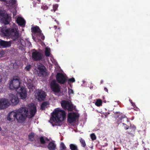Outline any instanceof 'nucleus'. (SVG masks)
I'll list each match as a JSON object with an SVG mask.
<instances>
[{"label":"nucleus","mask_w":150,"mask_h":150,"mask_svg":"<svg viewBox=\"0 0 150 150\" xmlns=\"http://www.w3.org/2000/svg\"><path fill=\"white\" fill-rule=\"evenodd\" d=\"M28 113V108L25 107H22L16 112L12 111L9 112L7 117V120L12 122L16 119L18 122L22 123L27 118Z\"/></svg>","instance_id":"nucleus-1"},{"label":"nucleus","mask_w":150,"mask_h":150,"mask_svg":"<svg viewBox=\"0 0 150 150\" xmlns=\"http://www.w3.org/2000/svg\"><path fill=\"white\" fill-rule=\"evenodd\" d=\"M20 79L17 77H13L9 82V88L12 90L15 89L18 93L21 98L24 99L27 97V92L24 87H20Z\"/></svg>","instance_id":"nucleus-2"},{"label":"nucleus","mask_w":150,"mask_h":150,"mask_svg":"<svg viewBox=\"0 0 150 150\" xmlns=\"http://www.w3.org/2000/svg\"><path fill=\"white\" fill-rule=\"evenodd\" d=\"M3 36L11 37L14 41L17 40L19 38V31L18 29L13 27L6 28L3 27L1 30Z\"/></svg>","instance_id":"nucleus-3"},{"label":"nucleus","mask_w":150,"mask_h":150,"mask_svg":"<svg viewBox=\"0 0 150 150\" xmlns=\"http://www.w3.org/2000/svg\"><path fill=\"white\" fill-rule=\"evenodd\" d=\"M66 119V112L63 110L57 109L53 112L50 121L55 123H61Z\"/></svg>","instance_id":"nucleus-4"},{"label":"nucleus","mask_w":150,"mask_h":150,"mask_svg":"<svg viewBox=\"0 0 150 150\" xmlns=\"http://www.w3.org/2000/svg\"><path fill=\"white\" fill-rule=\"evenodd\" d=\"M31 31L34 34H36L37 37H40L41 39L43 40L45 39V37L43 34L42 33V31L39 26L35 25L31 28Z\"/></svg>","instance_id":"nucleus-5"},{"label":"nucleus","mask_w":150,"mask_h":150,"mask_svg":"<svg viewBox=\"0 0 150 150\" xmlns=\"http://www.w3.org/2000/svg\"><path fill=\"white\" fill-rule=\"evenodd\" d=\"M79 115L74 112L69 113L67 117V121L70 124L75 122L79 117Z\"/></svg>","instance_id":"nucleus-6"},{"label":"nucleus","mask_w":150,"mask_h":150,"mask_svg":"<svg viewBox=\"0 0 150 150\" xmlns=\"http://www.w3.org/2000/svg\"><path fill=\"white\" fill-rule=\"evenodd\" d=\"M56 77L57 81L60 84H64L67 81L66 77L61 73H57Z\"/></svg>","instance_id":"nucleus-7"},{"label":"nucleus","mask_w":150,"mask_h":150,"mask_svg":"<svg viewBox=\"0 0 150 150\" xmlns=\"http://www.w3.org/2000/svg\"><path fill=\"white\" fill-rule=\"evenodd\" d=\"M62 108L65 110H68L69 111H72L73 110V105L69 102L66 100H62L61 103Z\"/></svg>","instance_id":"nucleus-8"},{"label":"nucleus","mask_w":150,"mask_h":150,"mask_svg":"<svg viewBox=\"0 0 150 150\" xmlns=\"http://www.w3.org/2000/svg\"><path fill=\"white\" fill-rule=\"evenodd\" d=\"M50 86L52 91L55 93H58L60 91V86L55 80H53L51 82Z\"/></svg>","instance_id":"nucleus-9"},{"label":"nucleus","mask_w":150,"mask_h":150,"mask_svg":"<svg viewBox=\"0 0 150 150\" xmlns=\"http://www.w3.org/2000/svg\"><path fill=\"white\" fill-rule=\"evenodd\" d=\"M35 96L38 100L40 101H41L45 99L46 94L42 90H39L36 92Z\"/></svg>","instance_id":"nucleus-10"},{"label":"nucleus","mask_w":150,"mask_h":150,"mask_svg":"<svg viewBox=\"0 0 150 150\" xmlns=\"http://www.w3.org/2000/svg\"><path fill=\"white\" fill-rule=\"evenodd\" d=\"M32 58L35 61H39L42 59V54L41 53L35 51L32 52Z\"/></svg>","instance_id":"nucleus-11"},{"label":"nucleus","mask_w":150,"mask_h":150,"mask_svg":"<svg viewBox=\"0 0 150 150\" xmlns=\"http://www.w3.org/2000/svg\"><path fill=\"white\" fill-rule=\"evenodd\" d=\"M9 105V102L8 99L5 98L0 99V110L6 109Z\"/></svg>","instance_id":"nucleus-12"},{"label":"nucleus","mask_w":150,"mask_h":150,"mask_svg":"<svg viewBox=\"0 0 150 150\" xmlns=\"http://www.w3.org/2000/svg\"><path fill=\"white\" fill-rule=\"evenodd\" d=\"M10 96L11 97L10 99L11 105H15L17 104L19 102L17 96L11 93L10 94Z\"/></svg>","instance_id":"nucleus-13"},{"label":"nucleus","mask_w":150,"mask_h":150,"mask_svg":"<svg viewBox=\"0 0 150 150\" xmlns=\"http://www.w3.org/2000/svg\"><path fill=\"white\" fill-rule=\"evenodd\" d=\"M42 147L43 148L47 147L49 150H56V144L54 141L50 142L47 146L44 145Z\"/></svg>","instance_id":"nucleus-14"},{"label":"nucleus","mask_w":150,"mask_h":150,"mask_svg":"<svg viewBox=\"0 0 150 150\" xmlns=\"http://www.w3.org/2000/svg\"><path fill=\"white\" fill-rule=\"evenodd\" d=\"M11 43L10 41H5L0 40V46L2 48H6L11 47Z\"/></svg>","instance_id":"nucleus-15"},{"label":"nucleus","mask_w":150,"mask_h":150,"mask_svg":"<svg viewBox=\"0 0 150 150\" xmlns=\"http://www.w3.org/2000/svg\"><path fill=\"white\" fill-rule=\"evenodd\" d=\"M36 112V108L35 106H33L29 110L30 115H28L29 112L27 114V117L29 118H31L33 117L35 115Z\"/></svg>","instance_id":"nucleus-16"},{"label":"nucleus","mask_w":150,"mask_h":150,"mask_svg":"<svg viewBox=\"0 0 150 150\" xmlns=\"http://www.w3.org/2000/svg\"><path fill=\"white\" fill-rule=\"evenodd\" d=\"M117 119V123L119 124L124 122L123 119L125 118V116L124 115L120 114L119 113H117L116 114Z\"/></svg>","instance_id":"nucleus-17"},{"label":"nucleus","mask_w":150,"mask_h":150,"mask_svg":"<svg viewBox=\"0 0 150 150\" xmlns=\"http://www.w3.org/2000/svg\"><path fill=\"white\" fill-rule=\"evenodd\" d=\"M1 22L5 25L9 24L10 23L9 17L8 14L7 13L4 16L1 18Z\"/></svg>","instance_id":"nucleus-18"},{"label":"nucleus","mask_w":150,"mask_h":150,"mask_svg":"<svg viewBox=\"0 0 150 150\" xmlns=\"http://www.w3.org/2000/svg\"><path fill=\"white\" fill-rule=\"evenodd\" d=\"M18 24L21 26H24L25 24V21L24 19L21 17H18L16 20Z\"/></svg>","instance_id":"nucleus-19"},{"label":"nucleus","mask_w":150,"mask_h":150,"mask_svg":"<svg viewBox=\"0 0 150 150\" xmlns=\"http://www.w3.org/2000/svg\"><path fill=\"white\" fill-rule=\"evenodd\" d=\"M49 105V102L45 101L43 102L41 105V108L42 110H44L45 108L47 107V106Z\"/></svg>","instance_id":"nucleus-20"},{"label":"nucleus","mask_w":150,"mask_h":150,"mask_svg":"<svg viewBox=\"0 0 150 150\" xmlns=\"http://www.w3.org/2000/svg\"><path fill=\"white\" fill-rule=\"evenodd\" d=\"M35 137V133L34 132H31L28 135V138L29 140L31 142H33V139Z\"/></svg>","instance_id":"nucleus-21"},{"label":"nucleus","mask_w":150,"mask_h":150,"mask_svg":"<svg viewBox=\"0 0 150 150\" xmlns=\"http://www.w3.org/2000/svg\"><path fill=\"white\" fill-rule=\"evenodd\" d=\"M103 101L101 100L98 99L97 100L95 103V105L98 107H99L102 105Z\"/></svg>","instance_id":"nucleus-22"},{"label":"nucleus","mask_w":150,"mask_h":150,"mask_svg":"<svg viewBox=\"0 0 150 150\" xmlns=\"http://www.w3.org/2000/svg\"><path fill=\"white\" fill-rule=\"evenodd\" d=\"M45 54L46 57H49L50 55V49L47 47H46L45 51Z\"/></svg>","instance_id":"nucleus-23"},{"label":"nucleus","mask_w":150,"mask_h":150,"mask_svg":"<svg viewBox=\"0 0 150 150\" xmlns=\"http://www.w3.org/2000/svg\"><path fill=\"white\" fill-rule=\"evenodd\" d=\"M39 70V75L40 76H43L45 73V71L44 69V68L40 69Z\"/></svg>","instance_id":"nucleus-24"},{"label":"nucleus","mask_w":150,"mask_h":150,"mask_svg":"<svg viewBox=\"0 0 150 150\" xmlns=\"http://www.w3.org/2000/svg\"><path fill=\"white\" fill-rule=\"evenodd\" d=\"M70 148L71 150H77V147L73 144H70L69 145Z\"/></svg>","instance_id":"nucleus-25"},{"label":"nucleus","mask_w":150,"mask_h":150,"mask_svg":"<svg viewBox=\"0 0 150 150\" xmlns=\"http://www.w3.org/2000/svg\"><path fill=\"white\" fill-rule=\"evenodd\" d=\"M80 142L82 146L83 147L85 148L86 146V144L84 140L82 138H81L80 139Z\"/></svg>","instance_id":"nucleus-26"},{"label":"nucleus","mask_w":150,"mask_h":150,"mask_svg":"<svg viewBox=\"0 0 150 150\" xmlns=\"http://www.w3.org/2000/svg\"><path fill=\"white\" fill-rule=\"evenodd\" d=\"M129 129L130 132H134L136 130V127L134 125H131L129 127Z\"/></svg>","instance_id":"nucleus-27"},{"label":"nucleus","mask_w":150,"mask_h":150,"mask_svg":"<svg viewBox=\"0 0 150 150\" xmlns=\"http://www.w3.org/2000/svg\"><path fill=\"white\" fill-rule=\"evenodd\" d=\"M58 7V4H55L53 6V9L51 10V11H54V12H55V11L57 10Z\"/></svg>","instance_id":"nucleus-28"},{"label":"nucleus","mask_w":150,"mask_h":150,"mask_svg":"<svg viewBox=\"0 0 150 150\" xmlns=\"http://www.w3.org/2000/svg\"><path fill=\"white\" fill-rule=\"evenodd\" d=\"M7 13H6L5 11H3L2 10H0V16L2 18V17L4 16Z\"/></svg>","instance_id":"nucleus-29"},{"label":"nucleus","mask_w":150,"mask_h":150,"mask_svg":"<svg viewBox=\"0 0 150 150\" xmlns=\"http://www.w3.org/2000/svg\"><path fill=\"white\" fill-rule=\"evenodd\" d=\"M66 147L63 143H61L60 144V149L61 150H65Z\"/></svg>","instance_id":"nucleus-30"},{"label":"nucleus","mask_w":150,"mask_h":150,"mask_svg":"<svg viewBox=\"0 0 150 150\" xmlns=\"http://www.w3.org/2000/svg\"><path fill=\"white\" fill-rule=\"evenodd\" d=\"M40 141L41 144H44L46 143V142L43 137H41L40 138Z\"/></svg>","instance_id":"nucleus-31"},{"label":"nucleus","mask_w":150,"mask_h":150,"mask_svg":"<svg viewBox=\"0 0 150 150\" xmlns=\"http://www.w3.org/2000/svg\"><path fill=\"white\" fill-rule=\"evenodd\" d=\"M45 68V67L44 66V65L41 64L39 63L38 65L37 68L38 70L40 69H42V68Z\"/></svg>","instance_id":"nucleus-32"},{"label":"nucleus","mask_w":150,"mask_h":150,"mask_svg":"<svg viewBox=\"0 0 150 150\" xmlns=\"http://www.w3.org/2000/svg\"><path fill=\"white\" fill-rule=\"evenodd\" d=\"M5 54L4 51L2 50H0V57H4Z\"/></svg>","instance_id":"nucleus-33"},{"label":"nucleus","mask_w":150,"mask_h":150,"mask_svg":"<svg viewBox=\"0 0 150 150\" xmlns=\"http://www.w3.org/2000/svg\"><path fill=\"white\" fill-rule=\"evenodd\" d=\"M91 137L92 140H94L96 139V137L94 133L91 134Z\"/></svg>","instance_id":"nucleus-34"},{"label":"nucleus","mask_w":150,"mask_h":150,"mask_svg":"<svg viewBox=\"0 0 150 150\" xmlns=\"http://www.w3.org/2000/svg\"><path fill=\"white\" fill-rule=\"evenodd\" d=\"M31 68L30 65H28L25 68V69L27 71H29L30 70V69Z\"/></svg>","instance_id":"nucleus-35"},{"label":"nucleus","mask_w":150,"mask_h":150,"mask_svg":"<svg viewBox=\"0 0 150 150\" xmlns=\"http://www.w3.org/2000/svg\"><path fill=\"white\" fill-rule=\"evenodd\" d=\"M68 82H70L72 83L74 82L75 81V79L73 77H72L71 79H68Z\"/></svg>","instance_id":"nucleus-36"},{"label":"nucleus","mask_w":150,"mask_h":150,"mask_svg":"<svg viewBox=\"0 0 150 150\" xmlns=\"http://www.w3.org/2000/svg\"><path fill=\"white\" fill-rule=\"evenodd\" d=\"M122 124L124 125V127L125 129V130H127L129 129V126L127 125L126 124H125L124 123H122Z\"/></svg>","instance_id":"nucleus-37"},{"label":"nucleus","mask_w":150,"mask_h":150,"mask_svg":"<svg viewBox=\"0 0 150 150\" xmlns=\"http://www.w3.org/2000/svg\"><path fill=\"white\" fill-rule=\"evenodd\" d=\"M42 7L43 9L45 10H47L48 8V7L46 5H43Z\"/></svg>","instance_id":"nucleus-38"},{"label":"nucleus","mask_w":150,"mask_h":150,"mask_svg":"<svg viewBox=\"0 0 150 150\" xmlns=\"http://www.w3.org/2000/svg\"><path fill=\"white\" fill-rule=\"evenodd\" d=\"M16 0H11V3L13 4H15L16 3Z\"/></svg>","instance_id":"nucleus-39"},{"label":"nucleus","mask_w":150,"mask_h":150,"mask_svg":"<svg viewBox=\"0 0 150 150\" xmlns=\"http://www.w3.org/2000/svg\"><path fill=\"white\" fill-rule=\"evenodd\" d=\"M93 83H91V85L90 86V88L91 89H92L93 88Z\"/></svg>","instance_id":"nucleus-40"},{"label":"nucleus","mask_w":150,"mask_h":150,"mask_svg":"<svg viewBox=\"0 0 150 150\" xmlns=\"http://www.w3.org/2000/svg\"><path fill=\"white\" fill-rule=\"evenodd\" d=\"M104 90L106 92H108V89L106 88V87H105L104 88Z\"/></svg>","instance_id":"nucleus-41"},{"label":"nucleus","mask_w":150,"mask_h":150,"mask_svg":"<svg viewBox=\"0 0 150 150\" xmlns=\"http://www.w3.org/2000/svg\"><path fill=\"white\" fill-rule=\"evenodd\" d=\"M70 93H74V91L72 90H71Z\"/></svg>","instance_id":"nucleus-42"},{"label":"nucleus","mask_w":150,"mask_h":150,"mask_svg":"<svg viewBox=\"0 0 150 150\" xmlns=\"http://www.w3.org/2000/svg\"><path fill=\"white\" fill-rule=\"evenodd\" d=\"M103 80H101L100 81V83H101V84H102V83H103Z\"/></svg>","instance_id":"nucleus-43"},{"label":"nucleus","mask_w":150,"mask_h":150,"mask_svg":"<svg viewBox=\"0 0 150 150\" xmlns=\"http://www.w3.org/2000/svg\"><path fill=\"white\" fill-rule=\"evenodd\" d=\"M0 1H3L4 2H6V0H0Z\"/></svg>","instance_id":"nucleus-44"},{"label":"nucleus","mask_w":150,"mask_h":150,"mask_svg":"<svg viewBox=\"0 0 150 150\" xmlns=\"http://www.w3.org/2000/svg\"><path fill=\"white\" fill-rule=\"evenodd\" d=\"M127 133L129 134H131V133L129 132V131H127Z\"/></svg>","instance_id":"nucleus-45"},{"label":"nucleus","mask_w":150,"mask_h":150,"mask_svg":"<svg viewBox=\"0 0 150 150\" xmlns=\"http://www.w3.org/2000/svg\"><path fill=\"white\" fill-rule=\"evenodd\" d=\"M54 28H55V29H56L57 28V26H54Z\"/></svg>","instance_id":"nucleus-46"},{"label":"nucleus","mask_w":150,"mask_h":150,"mask_svg":"<svg viewBox=\"0 0 150 150\" xmlns=\"http://www.w3.org/2000/svg\"><path fill=\"white\" fill-rule=\"evenodd\" d=\"M46 140H47V141H49V139L48 138H47L46 139Z\"/></svg>","instance_id":"nucleus-47"},{"label":"nucleus","mask_w":150,"mask_h":150,"mask_svg":"<svg viewBox=\"0 0 150 150\" xmlns=\"http://www.w3.org/2000/svg\"><path fill=\"white\" fill-rule=\"evenodd\" d=\"M1 81V80L0 79V82Z\"/></svg>","instance_id":"nucleus-48"},{"label":"nucleus","mask_w":150,"mask_h":150,"mask_svg":"<svg viewBox=\"0 0 150 150\" xmlns=\"http://www.w3.org/2000/svg\"><path fill=\"white\" fill-rule=\"evenodd\" d=\"M1 127H0V131H1Z\"/></svg>","instance_id":"nucleus-49"},{"label":"nucleus","mask_w":150,"mask_h":150,"mask_svg":"<svg viewBox=\"0 0 150 150\" xmlns=\"http://www.w3.org/2000/svg\"><path fill=\"white\" fill-rule=\"evenodd\" d=\"M52 125L53 126H54V125L52 124Z\"/></svg>","instance_id":"nucleus-50"},{"label":"nucleus","mask_w":150,"mask_h":150,"mask_svg":"<svg viewBox=\"0 0 150 150\" xmlns=\"http://www.w3.org/2000/svg\"><path fill=\"white\" fill-rule=\"evenodd\" d=\"M37 142H38V139L37 140Z\"/></svg>","instance_id":"nucleus-51"}]
</instances>
